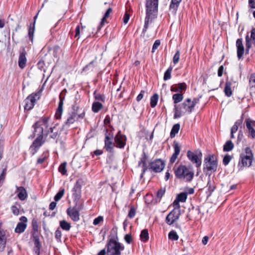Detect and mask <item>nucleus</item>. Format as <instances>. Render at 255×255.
<instances>
[{
  "label": "nucleus",
  "instance_id": "1",
  "mask_svg": "<svg viewBox=\"0 0 255 255\" xmlns=\"http://www.w3.org/2000/svg\"><path fill=\"white\" fill-rule=\"evenodd\" d=\"M47 122L48 119L44 118L37 122L33 126L34 128V136H37V137L34 140L30 147L32 151V154H35L44 142V141L43 140V130L44 128H48Z\"/></svg>",
  "mask_w": 255,
  "mask_h": 255
},
{
  "label": "nucleus",
  "instance_id": "2",
  "mask_svg": "<svg viewBox=\"0 0 255 255\" xmlns=\"http://www.w3.org/2000/svg\"><path fill=\"white\" fill-rule=\"evenodd\" d=\"M158 0H146V17L143 32H145L148 23L154 19L158 13Z\"/></svg>",
  "mask_w": 255,
  "mask_h": 255
},
{
  "label": "nucleus",
  "instance_id": "3",
  "mask_svg": "<svg viewBox=\"0 0 255 255\" xmlns=\"http://www.w3.org/2000/svg\"><path fill=\"white\" fill-rule=\"evenodd\" d=\"M174 170L176 177L185 182H191L194 177V172L192 166L180 165L177 168L174 167Z\"/></svg>",
  "mask_w": 255,
  "mask_h": 255
},
{
  "label": "nucleus",
  "instance_id": "4",
  "mask_svg": "<svg viewBox=\"0 0 255 255\" xmlns=\"http://www.w3.org/2000/svg\"><path fill=\"white\" fill-rule=\"evenodd\" d=\"M254 160V156L252 150L249 147L245 148V150L240 155L238 163L239 170H242L245 167H250Z\"/></svg>",
  "mask_w": 255,
  "mask_h": 255
},
{
  "label": "nucleus",
  "instance_id": "5",
  "mask_svg": "<svg viewBox=\"0 0 255 255\" xmlns=\"http://www.w3.org/2000/svg\"><path fill=\"white\" fill-rule=\"evenodd\" d=\"M204 171L206 170L207 174H211L216 171L218 167V160L217 156L212 154H209L204 159Z\"/></svg>",
  "mask_w": 255,
  "mask_h": 255
},
{
  "label": "nucleus",
  "instance_id": "6",
  "mask_svg": "<svg viewBox=\"0 0 255 255\" xmlns=\"http://www.w3.org/2000/svg\"><path fill=\"white\" fill-rule=\"evenodd\" d=\"M124 249L121 243L111 239L107 245V255H121Z\"/></svg>",
  "mask_w": 255,
  "mask_h": 255
},
{
  "label": "nucleus",
  "instance_id": "7",
  "mask_svg": "<svg viewBox=\"0 0 255 255\" xmlns=\"http://www.w3.org/2000/svg\"><path fill=\"white\" fill-rule=\"evenodd\" d=\"M41 96V91L36 93H33L29 95L24 101V110L29 111L31 110L37 101H38Z\"/></svg>",
  "mask_w": 255,
  "mask_h": 255
},
{
  "label": "nucleus",
  "instance_id": "8",
  "mask_svg": "<svg viewBox=\"0 0 255 255\" xmlns=\"http://www.w3.org/2000/svg\"><path fill=\"white\" fill-rule=\"evenodd\" d=\"M78 109L77 107L76 110L68 113L67 120L64 123V126L66 127H70L71 125L73 124L75 121H78L79 119H83L85 116V112L84 111L82 113L78 114Z\"/></svg>",
  "mask_w": 255,
  "mask_h": 255
},
{
  "label": "nucleus",
  "instance_id": "9",
  "mask_svg": "<svg viewBox=\"0 0 255 255\" xmlns=\"http://www.w3.org/2000/svg\"><path fill=\"white\" fill-rule=\"evenodd\" d=\"M198 102L199 100L197 98H194L193 101L188 98L181 105L180 108L183 111V113L187 112L190 114L193 111L195 105Z\"/></svg>",
  "mask_w": 255,
  "mask_h": 255
},
{
  "label": "nucleus",
  "instance_id": "10",
  "mask_svg": "<svg viewBox=\"0 0 255 255\" xmlns=\"http://www.w3.org/2000/svg\"><path fill=\"white\" fill-rule=\"evenodd\" d=\"M202 155V154L201 152L195 153L190 150H188L187 152V156L188 158L193 163H195L197 167H199L201 165Z\"/></svg>",
  "mask_w": 255,
  "mask_h": 255
},
{
  "label": "nucleus",
  "instance_id": "11",
  "mask_svg": "<svg viewBox=\"0 0 255 255\" xmlns=\"http://www.w3.org/2000/svg\"><path fill=\"white\" fill-rule=\"evenodd\" d=\"M165 166L164 162L160 159H157L149 163V168L154 172H160Z\"/></svg>",
  "mask_w": 255,
  "mask_h": 255
},
{
  "label": "nucleus",
  "instance_id": "12",
  "mask_svg": "<svg viewBox=\"0 0 255 255\" xmlns=\"http://www.w3.org/2000/svg\"><path fill=\"white\" fill-rule=\"evenodd\" d=\"M245 124L248 136L255 139V121L248 118L246 119Z\"/></svg>",
  "mask_w": 255,
  "mask_h": 255
},
{
  "label": "nucleus",
  "instance_id": "13",
  "mask_svg": "<svg viewBox=\"0 0 255 255\" xmlns=\"http://www.w3.org/2000/svg\"><path fill=\"white\" fill-rule=\"evenodd\" d=\"M67 93L66 89H64L59 95V102L58 104V107L56 110L55 117L56 119L59 120L61 119V116L63 113V102L64 100V96Z\"/></svg>",
  "mask_w": 255,
  "mask_h": 255
},
{
  "label": "nucleus",
  "instance_id": "14",
  "mask_svg": "<svg viewBox=\"0 0 255 255\" xmlns=\"http://www.w3.org/2000/svg\"><path fill=\"white\" fill-rule=\"evenodd\" d=\"M180 214V212H175V210H172L166 217L165 222L166 224L168 225L173 224L179 219Z\"/></svg>",
  "mask_w": 255,
  "mask_h": 255
},
{
  "label": "nucleus",
  "instance_id": "15",
  "mask_svg": "<svg viewBox=\"0 0 255 255\" xmlns=\"http://www.w3.org/2000/svg\"><path fill=\"white\" fill-rule=\"evenodd\" d=\"M20 222H18L14 229L15 233L21 234L24 232L27 227V219L25 216H21L19 218Z\"/></svg>",
  "mask_w": 255,
  "mask_h": 255
},
{
  "label": "nucleus",
  "instance_id": "16",
  "mask_svg": "<svg viewBox=\"0 0 255 255\" xmlns=\"http://www.w3.org/2000/svg\"><path fill=\"white\" fill-rule=\"evenodd\" d=\"M127 137L126 135L121 134L119 131L115 137L116 146L120 148L125 147L126 143Z\"/></svg>",
  "mask_w": 255,
  "mask_h": 255
},
{
  "label": "nucleus",
  "instance_id": "17",
  "mask_svg": "<svg viewBox=\"0 0 255 255\" xmlns=\"http://www.w3.org/2000/svg\"><path fill=\"white\" fill-rule=\"evenodd\" d=\"M173 146L174 148V153L172 155L169 161L171 164H173L176 161L180 152V146L178 142L174 141Z\"/></svg>",
  "mask_w": 255,
  "mask_h": 255
},
{
  "label": "nucleus",
  "instance_id": "18",
  "mask_svg": "<svg viewBox=\"0 0 255 255\" xmlns=\"http://www.w3.org/2000/svg\"><path fill=\"white\" fill-rule=\"evenodd\" d=\"M67 213L73 221L77 222L79 220V212L76 209L69 208L67 210Z\"/></svg>",
  "mask_w": 255,
  "mask_h": 255
},
{
  "label": "nucleus",
  "instance_id": "19",
  "mask_svg": "<svg viewBox=\"0 0 255 255\" xmlns=\"http://www.w3.org/2000/svg\"><path fill=\"white\" fill-rule=\"evenodd\" d=\"M236 46L237 48V56L240 59L243 56L245 49L242 43V39H238L236 41Z\"/></svg>",
  "mask_w": 255,
  "mask_h": 255
},
{
  "label": "nucleus",
  "instance_id": "20",
  "mask_svg": "<svg viewBox=\"0 0 255 255\" xmlns=\"http://www.w3.org/2000/svg\"><path fill=\"white\" fill-rule=\"evenodd\" d=\"M46 129V128H44ZM50 134V137L52 138L55 139L58 135V130L56 129L55 126L53 127H50L48 129L45 130L44 132H43V134L45 136H47L48 134Z\"/></svg>",
  "mask_w": 255,
  "mask_h": 255
},
{
  "label": "nucleus",
  "instance_id": "21",
  "mask_svg": "<svg viewBox=\"0 0 255 255\" xmlns=\"http://www.w3.org/2000/svg\"><path fill=\"white\" fill-rule=\"evenodd\" d=\"M16 192L17 193V196L18 198L21 200H25L27 198V193L25 189L22 186L18 187L16 186Z\"/></svg>",
  "mask_w": 255,
  "mask_h": 255
},
{
  "label": "nucleus",
  "instance_id": "22",
  "mask_svg": "<svg viewBox=\"0 0 255 255\" xmlns=\"http://www.w3.org/2000/svg\"><path fill=\"white\" fill-rule=\"evenodd\" d=\"M105 148L110 152H113L115 143L112 141V139L109 136L106 135L105 139Z\"/></svg>",
  "mask_w": 255,
  "mask_h": 255
},
{
  "label": "nucleus",
  "instance_id": "23",
  "mask_svg": "<svg viewBox=\"0 0 255 255\" xmlns=\"http://www.w3.org/2000/svg\"><path fill=\"white\" fill-rule=\"evenodd\" d=\"M187 86L185 83H181L175 84L171 87V91L174 92L181 93L183 91H185Z\"/></svg>",
  "mask_w": 255,
  "mask_h": 255
},
{
  "label": "nucleus",
  "instance_id": "24",
  "mask_svg": "<svg viewBox=\"0 0 255 255\" xmlns=\"http://www.w3.org/2000/svg\"><path fill=\"white\" fill-rule=\"evenodd\" d=\"M38 13L34 17V21L32 23H31L29 26L28 28V37L29 40L31 41V43H33L34 32L35 30V21L37 18Z\"/></svg>",
  "mask_w": 255,
  "mask_h": 255
},
{
  "label": "nucleus",
  "instance_id": "25",
  "mask_svg": "<svg viewBox=\"0 0 255 255\" xmlns=\"http://www.w3.org/2000/svg\"><path fill=\"white\" fill-rule=\"evenodd\" d=\"M6 238L4 231L0 227V251H2L5 247Z\"/></svg>",
  "mask_w": 255,
  "mask_h": 255
},
{
  "label": "nucleus",
  "instance_id": "26",
  "mask_svg": "<svg viewBox=\"0 0 255 255\" xmlns=\"http://www.w3.org/2000/svg\"><path fill=\"white\" fill-rule=\"evenodd\" d=\"M25 55L26 52L23 49L22 51L20 52L18 58V65L22 69L25 67L27 61Z\"/></svg>",
  "mask_w": 255,
  "mask_h": 255
},
{
  "label": "nucleus",
  "instance_id": "27",
  "mask_svg": "<svg viewBox=\"0 0 255 255\" xmlns=\"http://www.w3.org/2000/svg\"><path fill=\"white\" fill-rule=\"evenodd\" d=\"M249 87L251 94L255 95V73L251 74L250 77Z\"/></svg>",
  "mask_w": 255,
  "mask_h": 255
},
{
  "label": "nucleus",
  "instance_id": "28",
  "mask_svg": "<svg viewBox=\"0 0 255 255\" xmlns=\"http://www.w3.org/2000/svg\"><path fill=\"white\" fill-rule=\"evenodd\" d=\"M181 1L182 0H171L169 6V10L172 13H175Z\"/></svg>",
  "mask_w": 255,
  "mask_h": 255
},
{
  "label": "nucleus",
  "instance_id": "29",
  "mask_svg": "<svg viewBox=\"0 0 255 255\" xmlns=\"http://www.w3.org/2000/svg\"><path fill=\"white\" fill-rule=\"evenodd\" d=\"M232 82L230 81L227 80L225 84V87L224 88V92L225 95L230 97L232 95V91L231 90Z\"/></svg>",
  "mask_w": 255,
  "mask_h": 255
},
{
  "label": "nucleus",
  "instance_id": "30",
  "mask_svg": "<svg viewBox=\"0 0 255 255\" xmlns=\"http://www.w3.org/2000/svg\"><path fill=\"white\" fill-rule=\"evenodd\" d=\"M147 160V156H146L145 152H143L142 154V157L141 158L140 161L138 162V166H140L142 164V167L143 168V171H146L147 169V167L146 166V161Z\"/></svg>",
  "mask_w": 255,
  "mask_h": 255
},
{
  "label": "nucleus",
  "instance_id": "31",
  "mask_svg": "<svg viewBox=\"0 0 255 255\" xmlns=\"http://www.w3.org/2000/svg\"><path fill=\"white\" fill-rule=\"evenodd\" d=\"M112 11L113 10L111 7L108 8V9L107 10L100 22V26L98 27V30L101 28V27L104 24L105 22H107L106 19L109 17L110 14L112 13Z\"/></svg>",
  "mask_w": 255,
  "mask_h": 255
},
{
  "label": "nucleus",
  "instance_id": "32",
  "mask_svg": "<svg viewBox=\"0 0 255 255\" xmlns=\"http://www.w3.org/2000/svg\"><path fill=\"white\" fill-rule=\"evenodd\" d=\"M103 108L102 104L99 102H94L92 106V110L94 113H97Z\"/></svg>",
  "mask_w": 255,
  "mask_h": 255
},
{
  "label": "nucleus",
  "instance_id": "33",
  "mask_svg": "<svg viewBox=\"0 0 255 255\" xmlns=\"http://www.w3.org/2000/svg\"><path fill=\"white\" fill-rule=\"evenodd\" d=\"M234 147V145L231 140H228L224 145L223 150L224 151H230Z\"/></svg>",
  "mask_w": 255,
  "mask_h": 255
},
{
  "label": "nucleus",
  "instance_id": "34",
  "mask_svg": "<svg viewBox=\"0 0 255 255\" xmlns=\"http://www.w3.org/2000/svg\"><path fill=\"white\" fill-rule=\"evenodd\" d=\"M180 126L179 124H176L174 125L170 131V137L171 138L174 137L175 135L178 132L179 129H180Z\"/></svg>",
  "mask_w": 255,
  "mask_h": 255
},
{
  "label": "nucleus",
  "instance_id": "35",
  "mask_svg": "<svg viewBox=\"0 0 255 255\" xmlns=\"http://www.w3.org/2000/svg\"><path fill=\"white\" fill-rule=\"evenodd\" d=\"M60 226L64 230L69 231L71 228V224L65 220H62L60 222Z\"/></svg>",
  "mask_w": 255,
  "mask_h": 255
},
{
  "label": "nucleus",
  "instance_id": "36",
  "mask_svg": "<svg viewBox=\"0 0 255 255\" xmlns=\"http://www.w3.org/2000/svg\"><path fill=\"white\" fill-rule=\"evenodd\" d=\"M141 241L146 242L149 239L148 232L147 229H144L141 232L140 235Z\"/></svg>",
  "mask_w": 255,
  "mask_h": 255
},
{
  "label": "nucleus",
  "instance_id": "37",
  "mask_svg": "<svg viewBox=\"0 0 255 255\" xmlns=\"http://www.w3.org/2000/svg\"><path fill=\"white\" fill-rule=\"evenodd\" d=\"M183 110H182L181 108H180V109H178V106L176 105H175L174 108V119H177L180 118L181 115L182 113H184L183 112Z\"/></svg>",
  "mask_w": 255,
  "mask_h": 255
},
{
  "label": "nucleus",
  "instance_id": "38",
  "mask_svg": "<svg viewBox=\"0 0 255 255\" xmlns=\"http://www.w3.org/2000/svg\"><path fill=\"white\" fill-rule=\"evenodd\" d=\"M183 99V95L182 94L177 93L175 94L172 96V99L174 101L175 105L181 102Z\"/></svg>",
  "mask_w": 255,
  "mask_h": 255
},
{
  "label": "nucleus",
  "instance_id": "39",
  "mask_svg": "<svg viewBox=\"0 0 255 255\" xmlns=\"http://www.w3.org/2000/svg\"><path fill=\"white\" fill-rule=\"evenodd\" d=\"M158 95L157 94H154L150 98V104L152 108H154L156 106L158 100Z\"/></svg>",
  "mask_w": 255,
  "mask_h": 255
},
{
  "label": "nucleus",
  "instance_id": "40",
  "mask_svg": "<svg viewBox=\"0 0 255 255\" xmlns=\"http://www.w3.org/2000/svg\"><path fill=\"white\" fill-rule=\"evenodd\" d=\"M187 198V193L186 192H182L179 194L176 199L181 202H185Z\"/></svg>",
  "mask_w": 255,
  "mask_h": 255
},
{
  "label": "nucleus",
  "instance_id": "41",
  "mask_svg": "<svg viewBox=\"0 0 255 255\" xmlns=\"http://www.w3.org/2000/svg\"><path fill=\"white\" fill-rule=\"evenodd\" d=\"M252 47V43L249 36L247 35L246 36V53L249 54L250 49Z\"/></svg>",
  "mask_w": 255,
  "mask_h": 255
},
{
  "label": "nucleus",
  "instance_id": "42",
  "mask_svg": "<svg viewBox=\"0 0 255 255\" xmlns=\"http://www.w3.org/2000/svg\"><path fill=\"white\" fill-rule=\"evenodd\" d=\"M172 71V67L170 66L165 72L163 77L164 81H167L171 78V73Z\"/></svg>",
  "mask_w": 255,
  "mask_h": 255
},
{
  "label": "nucleus",
  "instance_id": "43",
  "mask_svg": "<svg viewBox=\"0 0 255 255\" xmlns=\"http://www.w3.org/2000/svg\"><path fill=\"white\" fill-rule=\"evenodd\" d=\"M66 165L67 163L64 162L59 167L58 170L62 175H66L67 174Z\"/></svg>",
  "mask_w": 255,
  "mask_h": 255
},
{
  "label": "nucleus",
  "instance_id": "44",
  "mask_svg": "<svg viewBox=\"0 0 255 255\" xmlns=\"http://www.w3.org/2000/svg\"><path fill=\"white\" fill-rule=\"evenodd\" d=\"M94 98L97 101H100L104 102L105 101V97L104 95L97 93L96 91L94 93Z\"/></svg>",
  "mask_w": 255,
  "mask_h": 255
},
{
  "label": "nucleus",
  "instance_id": "45",
  "mask_svg": "<svg viewBox=\"0 0 255 255\" xmlns=\"http://www.w3.org/2000/svg\"><path fill=\"white\" fill-rule=\"evenodd\" d=\"M168 238L170 240L173 241H177L178 239V236L177 234V233L175 231H171L169 232L168 234Z\"/></svg>",
  "mask_w": 255,
  "mask_h": 255
},
{
  "label": "nucleus",
  "instance_id": "46",
  "mask_svg": "<svg viewBox=\"0 0 255 255\" xmlns=\"http://www.w3.org/2000/svg\"><path fill=\"white\" fill-rule=\"evenodd\" d=\"M65 192V190L64 189H60L59 192L56 194L54 197V200L56 202L60 200L62 196H63Z\"/></svg>",
  "mask_w": 255,
  "mask_h": 255
},
{
  "label": "nucleus",
  "instance_id": "47",
  "mask_svg": "<svg viewBox=\"0 0 255 255\" xmlns=\"http://www.w3.org/2000/svg\"><path fill=\"white\" fill-rule=\"evenodd\" d=\"M179 202L180 201L176 198L173 203V206L174 207V209L173 210H175V212L177 211L180 212L181 211Z\"/></svg>",
  "mask_w": 255,
  "mask_h": 255
},
{
  "label": "nucleus",
  "instance_id": "48",
  "mask_svg": "<svg viewBox=\"0 0 255 255\" xmlns=\"http://www.w3.org/2000/svg\"><path fill=\"white\" fill-rule=\"evenodd\" d=\"M136 210L134 207L131 206L128 213V217L129 218H133L135 215Z\"/></svg>",
  "mask_w": 255,
  "mask_h": 255
},
{
  "label": "nucleus",
  "instance_id": "49",
  "mask_svg": "<svg viewBox=\"0 0 255 255\" xmlns=\"http://www.w3.org/2000/svg\"><path fill=\"white\" fill-rule=\"evenodd\" d=\"M180 52L179 50H177L175 53V55H174L173 58V62L174 64H177L179 62L180 59Z\"/></svg>",
  "mask_w": 255,
  "mask_h": 255
},
{
  "label": "nucleus",
  "instance_id": "50",
  "mask_svg": "<svg viewBox=\"0 0 255 255\" xmlns=\"http://www.w3.org/2000/svg\"><path fill=\"white\" fill-rule=\"evenodd\" d=\"M232 159V156L229 155H226L223 160V163L225 165H227Z\"/></svg>",
  "mask_w": 255,
  "mask_h": 255
},
{
  "label": "nucleus",
  "instance_id": "51",
  "mask_svg": "<svg viewBox=\"0 0 255 255\" xmlns=\"http://www.w3.org/2000/svg\"><path fill=\"white\" fill-rule=\"evenodd\" d=\"M165 192V188H161L157 193V197L159 198H161L162 196L164 195Z\"/></svg>",
  "mask_w": 255,
  "mask_h": 255
},
{
  "label": "nucleus",
  "instance_id": "52",
  "mask_svg": "<svg viewBox=\"0 0 255 255\" xmlns=\"http://www.w3.org/2000/svg\"><path fill=\"white\" fill-rule=\"evenodd\" d=\"M11 210L12 213L16 216H17L19 213V210L16 206L13 205L11 207Z\"/></svg>",
  "mask_w": 255,
  "mask_h": 255
},
{
  "label": "nucleus",
  "instance_id": "53",
  "mask_svg": "<svg viewBox=\"0 0 255 255\" xmlns=\"http://www.w3.org/2000/svg\"><path fill=\"white\" fill-rule=\"evenodd\" d=\"M103 221V217L100 216L94 219V220L93 221V224L94 225H97L100 222H102Z\"/></svg>",
  "mask_w": 255,
  "mask_h": 255
},
{
  "label": "nucleus",
  "instance_id": "54",
  "mask_svg": "<svg viewBox=\"0 0 255 255\" xmlns=\"http://www.w3.org/2000/svg\"><path fill=\"white\" fill-rule=\"evenodd\" d=\"M62 236V233L60 230L57 229L55 233V237L56 240L58 241H60L61 240V238Z\"/></svg>",
  "mask_w": 255,
  "mask_h": 255
},
{
  "label": "nucleus",
  "instance_id": "55",
  "mask_svg": "<svg viewBox=\"0 0 255 255\" xmlns=\"http://www.w3.org/2000/svg\"><path fill=\"white\" fill-rule=\"evenodd\" d=\"M160 44V41L159 40H156L154 42L152 49V52L153 53L155 50L159 47Z\"/></svg>",
  "mask_w": 255,
  "mask_h": 255
},
{
  "label": "nucleus",
  "instance_id": "56",
  "mask_svg": "<svg viewBox=\"0 0 255 255\" xmlns=\"http://www.w3.org/2000/svg\"><path fill=\"white\" fill-rule=\"evenodd\" d=\"M60 51V48L59 46H54L53 48V56L55 57H57L58 56V53Z\"/></svg>",
  "mask_w": 255,
  "mask_h": 255
},
{
  "label": "nucleus",
  "instance_id": "57",
  "mask_svg": "<svg viewBox=\"0 0 255 255\" xmlns=\"http://www.w3.org/2000/svg\"><path fill=\"white\" fill-rule=\"evenodd\" d=\"M192 212L196 215L194 218H197V216L199 215L200 213V209L199 207H196V208H193Z\"/></svg>",
  "mask_w": 255,
  "mask_h": 255
},
{
  "label": "nucleus",
  "instance_id": "58",
  "mask_svg": "<svg viewBox=\"0 0 255 255\" xmlns=\"http://www.w3.org/2000/svg\"><path fill=\"white\" fill-rule=\"evenodd\" d=\"M80 27L79 25L77 26L75 29V37L78 39L80 38Z\"/></svg>",
  "mask_w": 255,
  "mask_h": 255
},
{
  "label": "nucleus",
  "instance_id": "59",
  "mask_svg": "<svg viewBox=\"0 0 255 255\" xmlns=\"http://www.w3.org/2000/svg\"><path fill=\"white\" fill-rule=\"evenodd\" d=\"M125 240L128 244H130L132 241V237L131 235L127 234L125 236Z\"/></svg>",
  "mask_w": 255,
  "mask_h": 255
},
{
  "label": "nucleus",
  "instance_id": "60",
  "mask_svg": "<svg viewBox=\"0 0 255 255\" xmlns=\"http://www.w3.org/2000/svg\"><path fill=\"white\" fill-rule=\"evenodd\" d=\"M129 19V14L127 12H126V13H125V15L124 16V17H123L124 23L125 24H127L128 22Z\"/></svg>",
  "mask_w": 255,
  "mask_h": 255
},
{
  "label": "nucleus",
  "instance_id": "61",
  "mask_svg": "<svg viewBox=\"0 0 255 255\" xmlns=\"http://www.w3.org/2000/svg\"><path fill=\"white\" fill-rule=\"evenodd\" d=\"M249 5L251 8H255V0H249Z\"/></svg>",
  "mask_w": 255,
  "mask_h": 255
},
{
  "label": "nucleus",
  "instance_id": "62",
  "mask_svg": "<svg viewBox=\"0 0 255 255\" xmlns=\"http://www.w3.org/2000/svg\"><path fill=\"white\" fill-rule=\"evenodd\" d=\"M224 71V67L223 66H221L219 67L218 70V75L219 77H221L223 75Z\"/></svg>",
  "mask_w": 255,
  "mask_h": 255
},
{
  "label": "nucleus",
  "instance_id": "63",
  "mask_svg": "<svg viewBox=\"0 0 255 255\" xmlns=\"http://www.w3.org/2000/svg\"><path fill=\"white\" fill-rule=\"evenodd\" d=\"M251 38L255 43V28H253L251 30Z\"/></svg>",
  "mask_w": 255,
  "mask_h": 255
},
{
  "label": "nucleus",
  "instance_id": "64",
  "mask_svg": "<svg viewBox=\"0 0 255 255\" xmlns=\"http://www.w3.org/2000/svg\"><path fill=\"white\" fill-rule=\"evenodd\" d=\"M144 93V91H141L140 92V94H139L137 96V97H136L137 101L139 102L143 98Z\"/></svg>",
  "mask_w": 255,
  "mask_h": 255
}]
</instances>
